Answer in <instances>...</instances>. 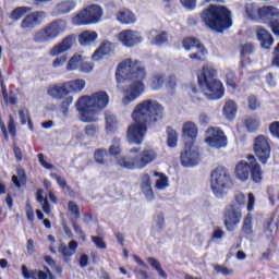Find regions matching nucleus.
<instances>
[{
  "mask_svg": "<svg viewBox=\"0 0 279 279\" xmlns=\"http://www.w3.org/2000/svg\"><path fill=\"white\" fill-rule=\"evenodd\" d=\"M134 274L138 279H149V274H147L145 270H135Z\"/></svg>",
  "mask_w": 279,
  "mask_h": 279,
  "instance_id": "nucleus-64",
  "label": "nucleus"
},
{
  "mask_svg": "<svg viewBox=\"0 0 279 279\" xmlns=\"http://www.w3.org/2000/svg\"><path fill=\"white\" fill-rule=\"evenodd\" d=\"M166 43H169V32L167 31L158 33L151 40V45H156V47L166 45Z\"/></svg>",
  "mask_w": 279,
  "mask_h": 279,
  "instance_id": "nucleus-38",
  "label": "nucleus"
},
{
  "mask_svg": "<svg viewBox=\"0 0 279 279\" xmlns=\"http://www.w3.org/2000/svg\"><path fill=\"white\" fill-rule=\"evenodd\" d=\"M154 177L159 178L155 184V189H157L158 191H162L163 189H167V186H169V178L165 175V173L155 171Z\"/></svg>",
  "mask_w": 279,
  "mask_h": 279,
  "instance_id": "nucleus-37",
  "label": "nucleus"
},
{
  "mask_svg": "<svg viewBox=\"0 0 279 279\" xmlns=\"http://www.w3.org/2000/svg\"><path fill=\"white\" fill-rule=\"evenodd\" d=\"M165 86V74L155 73L150 78V88L151 90H160Z\"/></svg>",
  "mask_w": 279,
  "mask_h": 279,
  "instance_id": "nucleus-34",
  "label": "nucleus"
},
{
  "mask_svg": "<svg viewBox=\"0 0 279 279\" xmlns=\"http://www.w3.org/2000/svg\"><path fill=\"white\" fill-rule=\"evenodd\" d=\"M247 105H248V110H258L260 108V100H258V97L255 95H250L247 97Z\"/></svg>",
  "mask_w": 279,
  "mask_h": 279,
  "instance_id": "nucleus-47",
  "label": "nucleus"
},
{
  "mask_svg": "<svg viewBox=\"0 0 279 279\" xmlns=\"http://www.w3.org/2000/svg\"><path fill=\"white\" fill-rule=\"evenodd\" d=\"M167 143L169 147H175L178 145V132L171 128H168Z\"/></svg>",
  "mask_w": 279,
  "mask_h": 279,
  "instance_id": "nucleus-44",
  "label": "nucleus"
},
{
  "mask_svg": "<svg viewBox=\"0 0 279 279\" xmlns=\"http://www.w3.org/2000/svg\"><path fill=\"white\" fill-rule=\"evenodd\" d=\"M70 93L71 89L66 82L54 84L47 90V94L52 97V99H63L60 106V110L63 114H69V108L71 107V104H73V96H69Z\"/></svg>",
  "mask_w": 279,
  "mask_h": 279,
  "instance_id": "nucleus-12",
  "label": "nucleus"
},
{
  "mask_svg": "<svg viewBox=\"0 0 279 279\" xmlns=\"http://www.w3.org/2000/svg\"><path fill=\"white\" fill-rule=\"evenodd\" d=\"M101 16H104V10H101V7L90 4L72 17V25H76V27H82L83 25H95V23H99Z\"/></svg>",
  "mask_w": 279,
  "mask_h": 279,
  "instance_id": "nucleus-11",
  "label": "nucleus"
},
{
  "mask_svg": "<svg viewBox=\"0 0 279 279\" xmlns=\"http://www.w3.org/2000/svg\"><path fill=\"white\" fill-rule=\"evenodd\" d=\"M141 191L145 195L146 199H148V202L154 199L155 195L154 189H151V177H149V173H144L142 175Z\"/></svg>",
  "mask_w": 279,
  "mask_h": 279,
  "instance_id": "nucleus-26",
  "label": "nucleus"
},
{
  "mask_svg": "<svg viewBox=\"0 0 279 279\" xmlns=\"http://www.w3.org/2000/svg\"><path fill=\"white\" fill-rule=\"evenodd\" d=\"M117 165L122 169L134 170L138 169L136 165V157L123 156L117 159Z\"/></svg>",
  "mask_w": 279,
  "mask_h": 279,
  "instance_id": "nucleus-31",
  "label": "nucleus"
},
{
  "mask_svg": "<svg viewBox=\"0 0 279 279\" xmlns=\"http://www.w3.org/2000/svg\"><path fill=\"white\" fill-rule=\"evenodd\" d=\"M117 80H129L131 84L123 89V106H130L145 93V80L147 72L140 61L126 59L118 64L116 71Z\"/></svg>",
  "mask_w": 279,
  "mask_h": 279,
  "instance_id": "nucleus-2",
  "label": "nucleus"
},
{
  "mask_svg": "<svg viewBox=\"0 0 279 279\" xmlns=\"http://www.w3.org/2000/svg\"><path fill=\"white\" fill-rule=\"evenodd\" d=\"M242 123L250 133L258 132L260 128V119L256 116L246 117Z\"/></svg>",
  "mask_w": 279,
  "mask_h": 279,
  "instance_id": "nucleus-29",
  "label": "nucleus"
},
{
  "mask_svg": "<svg viewBox=\"0 0 279 279\" xmlns=\"http://www.w3.org/2000/svg\"><path fill=\"white\" fill-rule=\"evenodd\" d=\"M234 186L230 172L225 167L218 166L210 173V189L216 197H223L229 189Z\"/></svg>",
  "mask_w": 279,
  "mask_h": 279,
  "instance_id": "nucleus-9",
  "label": "nucleus"
},
{
  "mask_svg": "<svg viewBox=\"0 0 279 279\" xmlns=\"http://www.w3.org/2000/svg\"><path fill=\"white\" fill-rule=\"evenodd\" d=\"M227 86L228 88H232V90L236 89V75L232 72H229L227 75Z\"/></svg>",
  "mask_w": 279,
  "mask_h": 279,
  "instance_id": "nucleus-51",
  "label": "nucleus"
},
{
  "mask_svg": "<svg viewBox=\"0 0 279 279\" xmlns=\"http://www.w3.org/2000/svg\"><path fill=\"white\" fill-rule=\"evenodd\" d=\"M118 39L124 47H134V45L141 44L143 36L136 31L124 29L119 33Z\"/></svg>",
  "mask_w": 279,
  "mask_h": 279,
  "instance_id": "nucleus-16",
  "label": "nucleus"
},
{
  "mask_svg": "<svg viewBox=\"0 0 279 279\" xmlns=\"http://www.w3.org/2000/svg\"><path fill=\"white\" fill-rule=\"evenodd\" d=\"M247 204V198L243 192H236L234 194V203H231L225 207L223 210V223L228 232H234L239 228V223L243 219V211L241 208Z\"/></svg>",
  "mask_w": 279,
  "mask_h": 279,
  "instance_id": "nucleus-8",
  "label": "nucleus"
},
{
  "mask_svg": "<svg viewBox=\"0 0 279 279\" xmlns=\"http://www.w3.org/2000/svg\"><path fill=\"white\" fill-rule=\"evenodd\" d=\"M8 130L11 136H16V123L14 122V118L12 116L9 118Z\"/></svg>",
  "mask_w": 279,
  "mask_h": 279,
  "instance_id": "nucleus-61",
  "label": "nucleus"
},
{
  "mask_svg": "<svg viewBox=\"0 0 279 279\" xmlns=\"http://www.w3.org/2000/svg\"><path fill=\"white\" fill-rule=\"evenodd\" d=\"M37 158L41 167H44V169H48V171H52V169H56V166H53V163H49L47 162V160H45V154L39 153L37 155Z\"/></svg>",
  "mask_w": 279,
  "mask_h": 279,
  "instance_id": "nucleus-52",
  "label": "nucleus"
},
{
  "mask_svg": "<svg viewBox=\"0 0 279 279\" xmlns=\"http://www.w3.org/2000/svg\"><path fill=\"white\" fill-rule=\"evenodd\" d=\"M85 134L89 136V138H95L97 136V132H99V126L95 124H88L85 126Z\"/></svg>",
  "mask_w": 279,
  "mask_h": 279,
  "instance_id": "nucleus-50",
  "label": "nucleus"
},
{
  "mask_svg": "<svg viewBox=\"0 0 279 279\" xmlns=\"http://www.w3.org/2000/svg\"><path fill=\"white\" fill-rule=\"evenodd\" d=\"M108 104H110V96H108V93L100 90L90 96H82L78 98L75 106L80 120L83 123H97V121H99L97 114H99L101 110H106Z\"/></svg>",
  "mask_w": 279,
  "mask_h": 279,
  "instance_id": "nucleus-3",
  "label": "nucleus"
},
{
  "mask_svg": "<svg viewBox=\"0 0 279 279\" xmlns=\"http://www.w3.org/2000/svg\"><path fill=\"white\" fill-rule=\"evenodd\" d=\"M45 19V11H35L26 15L21 22L22 29H35Z\"/></svg>",
  "mask_w": 279,
  "mask_h": 279,
  "instance_id": "nucleus-19",
  "label": "nucleus"
},
{
  "mask_svg": "<svg viewBox=\"0 0 279 279\" xmlns=\"http://www.w3.org/2000/svg\"><path fill=\"white\" fill-rule=\"evenodd\" d=\"M246 158L248 162H251L250 177L252 182H254V184H260V182H263V168L260 163H258L254 155H248Z\"/></svg>",
  "mask_w": 279,
  "mask_h": 279,
  "instance_id": "nucleus-20",
  "label": "nucleus"
},
{
  "mask_svg": "<svg viewBox=\"0 0 279 279\" xmlns=\"http://www.w3.org/2000/svg\"><path fill=\"white\" fill-rule=\"evenodd\" d=\"M252 169V161H243L236 163L235 166V177L238 180H241V182H247L250 180V171Z\"/></svg>",
  "mask_w": 279,
  "mask_h": 279,
  "instance_id": "nucleus-24",
  "label": "nucleus"
},
{
  "mask_svg": "<svg viewBox=\"0 0 279 279\" xmlns=\"http://www.w3.org/2000/svg\"><path fill=\"white\" fill-rule=\"evenodd\" d=\"M246 16L267 25L275 36H279V9L274 5L258 7L256 3L245 5Z\"/></svg>",
  "mask_w": 279,
  "mask_h": 279,
  "instance_id": "nucleus-7",
  "label": "nucleus"
},
{
  "mask_svg": "<svg viewBox=\"0 0 279 279\" xmlns=\"http://www.w3.org/2000/svg\"><path fill=\"white\" fill-rule=\"evenodd\" d=\"M108 150L106 148H98L94 151V160L97 165L108 167Z\"/></svg>",
  "mask_w": 279,
  "mask_h": 279,
  "instance_id": "nucleus-33",
  "label": "nucleus"
},
{
  "mask_svg": "<svg viewBox=\"0 0 279 279\" xmlns=\"http://www.w3.org/2000/svg\"><path fill=\"white\" fill-rule=\"evenodd\" d=\"M199 129L193 121H186L182 126V136L185 142L184 150L181 153L180 160L182 167H195L199 165V150L195 149V141Z\"/></svg>",
  "mask_w": 279,
  "mask_h": 279,
  "instance_id": "nucleus-6",
  "label": "nucleus"
},
{
  "mask_svg": "<svg viewBox=\"0 0 279 279\" xmlns=\"http://www.w3.org/2000/svg\"><path fill=\"white\" fill-rule=\"evenodd\" d=\"M82 62V56L81 54H74L68 62L66 70L68 71H75L77 66H80Z\"/></svg>",
  "mask_w": 279,
  "mask_h": 279,
  "instance_id": "nucleus-41",
  "label": "nucleus"
},
{
  "mask_svg": "<svg viewBox=\"0 0 279 279\" xmlns=\"http://www.w3.org/2000/svg\"><path fill=\"white\" fill-rule=\"evenodd\" d=\"M105 121H106V130L108 134H112L117 132V129L119 128V121L117 120V116H114L110 111H106Z\"/></svg>",
  "mask_w": 279,
  "mask_h": 279,
  "instance_id": "nucleus-28",
  "label": "nucleus"
},
{
  "mask_svg": "<svg viewBox=\"0 0 279 279\" xmlns=\"http://www.w3.org/2000/svg\"><path fill=\"white\" fill-rule=\"evenodd\" d=\"M131 119L133 123L126 130V141L131 145H143L147 130L165 119V107L157 100L145 99L135 106Z\"/></svg>",
  "mask_w": 279,
  "mask_h": 279,
  "instance_id": "nucleus-1",
  "label": "nucleus"
},
{
  "mask_svg": "<svg viewBox=\"0 0 279 279\" xmlns=\"http://www.w3.org/2000/svg\"><path fill=\"white\" fill-rule=\"evenodd\" d=\"M21 124L25 125L28 123L31 130L34 128V124L32 123V118H29V111L27 109H23L19 111Z\"/></svg>",
  "mask_w": 279,
  "mask_h": 279,
  "instance_id": "nucleus-43",
  "label": "nucleus"
},
{
  "mask_svg": "<svg viewBox=\"0 0 279 279\" xmlns=\"http://www.w3.org/2000/svg\"><path fill=\"white\" fill-rule=\"evenodd\" d=\"M218 72L215 66L205 64L197 73V82L201 90L207 96V99L217 101L226 95L223 83L217 78Z\"/></svg>",
  "mask_w": 279,
  "mask_h": 279,
  "instance_id": "nucleus-5",
  "label": "nucleus"
},
{
  "mask_svg": "<svg viewBox=\"0 0 279 279\" xmlns=\"http://www.w3.org/2000/svg\"><path fill=\"white\" fill-rule=\"evenodd\" d=\"M116 16L117 21L121 23V25H134V23H136V14H134L130 9L120 10Z\"/></svg>",
  "mask_w": 279,
  "mask_h": 279,
  "instance_id": "nucleus-25",
  "label": "nucleus"
},
{
  "mask_svg": "<svg viewBox=\"0 0 279 279\" xmlns=\"http://www.w3.org/2000/svg\"><path fill=\"white\" fill-rule=\"evenodd\" d=\"M97 38H98L97 32L84 31L78 35V43L82 47H86L88 45H92V43H95Z\"/></svg>",
  "mask_w": 279,
  "mask_h": 279,
  "instance_id": "nucleus-27",
  "label": "nucleus"
},
{
  "mask_svg": "<svg viewBox=\"0 0 279 279\" xmlns=\"http://www.w3.org/2000/svg\"><path fill=\"white\" fill-rule=\"evenodd\" d=\"M76 39H77V36H75L74 34L65 36L61 40V43L54 45L50 49L49 56H51L52 58H56V56H60V53H64L65 51H69V49H71V47H73V45L75 44Z\"/></svg>",
  "mask_w": 279,
  "mask_h": 279,
  "instance_id": "nucleus-17",
  "label": "nucleus"
},
{
  "mask_svg": "<svg viewBox=\"0 0 279 279\" xmlns=\"http://www.w3.org/2000/svg\"><path fill=\"white\" fill-rule=\"evenodd\" d=\"M78 70L81 73H90V71H93V63L86 62L83 58H81Z\"/></svg>",
  "mask_w": 279,
  "mask_h": 279,
  "instance_id": "nucleus-54",
  "label": "nucleus"
},
{
  "mask_svg": "<svg viewBox=\"0 0 279 279\" xmlns=\"http://www.w3.org/2000/svg\"><path fill=\"white\" fill-rule=\"evenodd\" d=\"M256 36L263 49H271V47L274 46V36L271 35V33H269V31H267V28H264L263 26H257Z\"/></svg>",
  "mask_w": 279,
  "mask_h": 279,
  "instance_id": "nucleus-22",
  "label": "nucleus"
},
{
  "mask_svg": "<svg viewBox=\"0 0 279 279\" xmlns=\"http://www.w3.org/2000/svg\"><path fill=\"white\" fill-rule=\"evenodd\" d=\"M77 3L73 0H65L57 4L56 11L57 14L62 15V14H69V12L75 10V7Z\"/></svg>",
  "mask_w": 279,
  "mask_h": 279,
  "instance_id": "nucleus-32",
  "label": "nucleus"
},
{
  "mask_svg": "<svg viewBox=\"0 0 279 279\" xmlns=\"http://www.w3.org/2000/svg\"><path fill=\"white\" fill-rule=\"evenodd\" d=\"M72 228H73L74 232L78 235V239L81 241H83V242L86 241V233L84 232L82 227H80V225H77V222H73Z\"/></svg>",
  "mask_w": 279,
  "mask_h": 279,
  "instance_id": "nucleus-55",
  "label": "nucleus"
},
{
  "mask_svg": "<svg viewBox=\"0 0 279 279\" xmlns=\"http://www.w3.org/2000/svg\"><path fill=\"white\" fill-rule=\"evenodd\" d=\"M242 232L246 236L254 234V229L252 227V214H247L245 216V218L243 220V225H242Z\"/></svg>",
  "mask_w": 279,
  "mask_h": 279,
  "instance_id": "nucleus-39",
  "label": "nucleus"
},
{
  "mask_svg": "<svg viewBox=\"0 0 279 279\" xmlns=\"http://www.w3.org/2000/svg\"><path fill=\"white\" fill-rule=\"evenodd\" d=\"M59 252L64 258H71V256H73V252L66 245L59 246Z\"/></svg>",
  "mask_w": 279,
  "mask_h": 279,
  "instance_id": "nucleus-62",
  "label": "nucleus"
},
{
  "mask_svg": "<svg viewBox=\"0 0 279 279\" xmlns=\"http://www.w3.org/2000/svg\"><path fill=\"white\" fill-rule=\"evenodd\" d=\"M180 2L186 10H195L197 8V0H180Z\"/></svg>",
  "mask_w": 279,
  "mask_h": 279,
  "instance_id": "nucleus-60",
  "label": "nucleus"
},
{
  "mask_svg": "<svg viewBox=\"0 0 279 279\" xmlns=\"http://www.w3.org/2000/svg\"><path fill=\"white\" fill-rule=\"evenodd\" d=\"M147 263L150 265V267H153V269H155V271H157L160 278H168L167 272L165 271V269H162V264H160L159 260L156 259V257H148Z\"/></svg>",
  "mask_w": 279,
  "mask_h": 279,
  "instance_id": "nucleus-36",
  "label": "nucleus"
},
{
  "mask_svg": "<svg viewBox=\"0 0 279 279\" xmlns=\"http://www.w3.org/2000/svg\"><path fill=\"white\" fill-rule=\"evenodd\" d=\"M236 102L234 100H227L222 109L223 117H226L228 121H233L236 117Z\"/></svg>",
  "mask_w": 279,
  "mask_h": 279,
  "instance_id": "nucleus-30",
  "label": "nucleus"
},
{
  "mask_svg": "<svg viewBox=\"0 0 279 279\" xmlns=\"http://www.w3.org/2000/svg\"><path fill=\"white\" fill-rule=\"evenodd\" d=\"M214 269L217 274H222V276H232V274H234V270L221 265H216Z\"/></svg>",
  "mask_w": 279,
  "mask_h": 279,
  "instance_id": "nucleus-53",
  "label": "nucleus"
},
{
  "mask_svg": "<svg viewBox=\"0 0 279 279\" xmlns=\"http://www.w3.org/2000/svg\"><path fill=\"white\" fill-rule=\"evenodd\" d=\"M182 47L185 51H193L197 49V52L189 54L190 60H195L196 62H206V56H208V49L202 44V41L196 37H185L182 40Z\"/></svg>",
  "mask_w": 279,
  "mask_h": 279,
  "instance_id": "nucleus-13",
  "label": "nucleus"
},
{
  "mask_svg": "<svg viewBox=\"0 0 279 279\" xmlns=\"http://www.w3.org/2000/svg\"><path fill=\"white\" fill-rule=\"evenodd\" d=\"M223 236H226V232L221 228L215 227L211 239L219 240V239H223Z\"/></svg>",
  "mask_w": 279,
  "mask_h": 279,
  "instance_id": "nucleus-63",
  "label": "nucleus"
},
{
  "mask_svg": "<svg viewBox=\"0 0 279 279\" xmlns=\"http://www.w3.org/2000/svg\"><path fill=\"white\" fill-rule=\"evenodd\" d=\"M68 210L71 213V215H73V217H75V219H80V206H77L75 202L70 201L68 203Z\"/></svg>",
  "mask_w": 279,
  "mask_h": 279,
  "instance_id": "nucleus-49",
  "label": "nucleus"
},
{
  "mask_svg": "<svg viewBox=\"0 0 279 279\" xmlns=\"http://www.w3.org/2000/svg\"><path fill=\"white\" fill-rule=\"evenodd\" d=\"M121 151H123V149H121V144L116 143L109 147L108 154L110 156L117 157V156H121Z\"/></svg>",
  "mask_w": 279,
  "mask_h": 279,
  "instance_id": "nucleus-56",
  "label": "nucleus"
},
{
  "mask_svg": "<svg viewBox=\"0 0 279 279\" xmlns=\"http://www.w3.org/2000/svg\"><path fill=\"white\" fill-rule=\"evenodd\" d=\"M2 97L5 101V104H11V106H16V95H14V92H11L8 94V90L5 88L2 89Z\"/></svg>",
  "mask_w": 279,
  "mask_h": 279,
  "instance_id": "nucleus-46",
  "label": "nucleus"
},
{
  "mask_svg": "<svg viewBox=\"0 0 279 279\" xmlns=\"http://www.w3.org/2000/svg\"><path fill=\"white\" fill-rule=\"evenodd\" d=\"M50 178H52V180L57 181V184L60 186V189H62L63 191L66 189L68 191L71 189L69 186V184H66V179L61 178L60 174L56 173V172H51L50 173Z\"/></svg>",
  "mask_w": 279,
  "mask_h": 279,
  "instance_id": "nucleus-45",
  "label": "nucleus"
},
{
  "mask_svg": "<svg viewBox=\"0 0 279 279\" xmlns=\"http://www.w3.org/2000/svg\"><path fill=\"white\" fill-rule=\"evenodd\" d=\"M45 271L43 270H38V269H33L29 270L27 269V266L23 265L22 266V276L25 279H56V276L53 275V272H51V270L49 269V267H44Z\"/></svg>",
  "mask_w": 279,
  "mask_h": 279,
  "instance_id": "nucleus-18",
  "label": "nucleus"
},
{
  "mask_svg": "<svg viewBox=\"0 0 279 279\" xmlns=\"http://www.w3.org/2000/svg\"><path fill=\"white\" fill-rule=\"evenodd\" d=\"M66 32V21L54 20L34 34V43H49L56 40L60 34Z\"/></svg>",
  "mask_w": 279,
  "mask_h": 279,
  "instance_id": "nucleus-10",
  "label": "nucleus"
},
{
  "mask_svg": "<svg viewBox=\"0 0 279 279\" xmlns=\"http://www.w3.org/2000/svg\"><path fill=\"white\" fill-rule=\"evenodd\" d=\"M158 158V154L154 149H144L138 156H135L137 169H145L147 165L154 162Z\"/></svg>",
  "mask_w": 279,
  "mask_h": 279,
  "instance_id": "nucleus-21",
  "label": "nucleus"
},
{
  "mask_svg": "<svg viewBox=\"0 0 279 279\" xmlns=\"http://www.w3.org/2000/svg\"><path fill=\"white\" fill-rule=\"evenodd\" d=\"M92 241L94 242L97 250H107L108 244H106V241L99 235H92Z\"/></svg>",
  "mask_w": 279,
  "mask_h": 279,
  "instance_id": "nucleus-48",
  "label": "nucleus"
},
{
  "mask_svg": "<svg viewBox=\"0 0 279 279\" xmlns=\"http://www.w3.org/2000/svg\"><path fill=\"white\" fill-rule=\"evenodd\" d=\"M271 136L279 140V121L271 122L269 125Z\"/></svg>",
  "mask_w": 279,
  "mask_h": 279,
  "instance_id": "nucleus-58",
  "label": "nucleus"
},
{
  "mask_svg": "<svg viewBox=\"0 0 279 279\" xmlns=\"http://www.w3.org/2000/svg\"><path fill=\"white\" fill-rule=\"evenodd\" d=\"M253 150L257 160L262 165H267L269 158H271V144H269V137L265 135H258L254 138Z\"/></svg>",
  "mask_w": 279,
  "mask_h": 279,
  "instance_id": "nucleus-14",
  "label": "nucleus"
},
{
  "mask_svg": "<svg viewBox=\"0 0 279 279\" xmlns=\"http://www.w3.org/2000/svg\"><path fill=\"white\" fill-rule=\"evenodd\" d=\"M110 53H114V44L111 41L105 40L95 50V52L92 56V60L99 61L105 56H110Z\"/></svg>",
  "mask_w": 279,
  "mask_h": 279,
  "instance_id": "nucleus-23",
  "label": "nucleus"
},
{
  "mask_svg": "<svg viewBox=\"0 0 279 279\" xmlns=\"http://www.w3.org/2000/svg\"><path fill=\"white\" fill-rule=\"evenodd\" d=\"M247 53H254V46H252V44H245L241 47V51H240L241 58H245Z\"/></svg>",
  "mask_w": 279,
  "mask_h": 279,
  "instance_id": "nucleus-59",
  "label": "nucleus"
},
{
  "mask_svg": "<svg viewBox=\"0 0 279 279\" xmlns=\"http://www.w3.org/2000/svg\"><path fill=\"white\" fill-rule=\"evenodd\" d=\"M68 84V89L70 93H82L86 88V81L82 78H76L74 81L65 82Z\"/></svg>",
  "mask_w": 279,
  "mask_h": 279,
  "instance_id": "nucleus-35",
  "label": "nucleus"
},
{
  "mask_svg": "<svg viewBox=\"0 0 279 279\" xmlns=\"http://www.w3.org/2000/svg\"><path fill=\"white\" fill-rule=\"evenodd\" d=\"M66 60H69V58L66 56H61V57L56 58L52 61L53 69H58L60 66H64V64H66Z\"/></svg>",
  "mask_w": 279,
  "mask_h": 279,
  "instance_id": "nucleus-57",
  "label": "nucleus"
},
{
  "mask_svg": "<svg viewBox=\"0 0 279 279\" xmlns=\"http://www.w3.org/2000/svg\"><path fill=\"white\" fill-rule=\"evenodd\" d=\"M205 143L209 145V147H214L215 149H221L228 146V136L221 128L219 126H209L206 130Z\"/></svg>",
  "mask_w": 279,
  "mask_h": 279,
  "instance_id": "nucleus-15",
  "label": "nucleus"
},
{
  "mask_svg": "<svg viewBox=\"0 0 279 279\" xmlns=\"http://www.w3.org/2000/svg\"><path fill=\"white\" fill-rule=\"evenodd\" d=\"M201 19L208 29L217 34H223L226 29H230L233 25L232 11L221 4H209L208 8L202 11Z\"/></svg>",
  "mask_w": 279,
  "mask_h": 279,
  "instance_id": "nucleus-4",
  "label": "nucleus"
},
{
  "mask_svg": "<svg viewBox=\"0 0 279 279\" xmlns=\"http://www.w3.org/2000/svg\"><path fill=\"white\" fill-rule=\"evenodd\" d=\"M17 175L20 177V179H19ZM17 175H13V177H12V182H13V184H14L17 189H21V186H22L21 182H25L27 175L25 174V170H23V169H19V170H17Z\"/></svg>",
  "mask_w": 279,
  "mask_h": 279,
  "instance_id": "nucleus-42",
  "label": "nucleus"
},
{
  "mask_svg": "<svg viewBox=\"0 0 279 279\" xmlns=\"http://www.w3.org/2000/svg\"><path fill=\"white\" fill-rule=\"evenodd\" d=\"M29 10L32 9L28 7H17L11 12V19L13 21H21V19H23V16H25Z\"/></svg>",
  "mask_w": 279,
  "mask_h": 279,
  "instance_id": "nucleus-40",
  "label": "nucleus"
}]
</instances>
